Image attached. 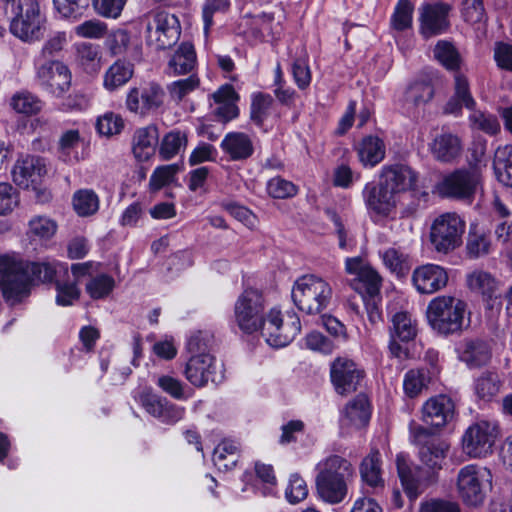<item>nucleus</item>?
I'll return each instance as SVG.
<instances>
[{"mask_svg": "<svg viewBox=\"0 0 512 512\" xmlns=\"http://www.w3.org/2000/svg\"><path fill=\"white\" fill-rule=\"evenodd\" d=\"M234 321L246 334L260 330L266 342L275 348L287 346L301 331V322L296 313L288 312L283 316L276 308L265 313V299L261 292L253 288L245 289L236 299Z\"/></svg>", "mask_w": 512, "mask_h": 512, "instance_id": "1", "label": "nucleus"}, {"mask_svg": "<svg viewBox=\"0 0 512 512\" xmlns=\"http://www.w3.org/2000/svg\"><path fill=\"white\" fill-rule=\"evenodd\" d=\"M417 181L418 173L408 165L383 166L379 181L366 183L361 192L370 218L373 220L395 218L402 195L415 189Z\"/></svg>", "mask_w": 512, "mask_h": 512, "instance_id": "2", "label": "nucleus"}, {"mask_svg": "<svg viewBox=\"0 0 512 512\" xmlns=\"http://www.w3.org/2000/svg\"><path fill=\"white\" fill-rule=\"evenodd\" d=\"M61 271L67 273V265L54 260L23 262L9 256H0L3 297L10 305L18 304L30 295L34 282H51Z\"/></svg>", "mask_w": 512, "mask_h": 512, "instance_id": "3", "label": "nucleus"}, {"mask_svg": "<svg viewBox=\"0 0 512 512\" xmlns=\"http://www.w3.org/2000/svg\"><path fill=\"white\" fill-rule=\"evenodd\" d=\"M316 491L321 500L329 504L341 503L348 493V480L354 474L349 460L339 455H329L315 466Z\"/></svg>", "mask_w": 512, "mask_h": 512, "instance_id": "4", "label": "nucleus"}, {"mask_svg": "<svg viewBox=\"0 0 512 512\" xmlns=\"http://www.w3.org/2000/svg\"><path fill=\"white\" fill-rule=\"evenodd\" d=\"M291 295L300 311L316 315L329 306L333 289L326 279L315 274H306L294 282Z\"/></svg>", "mask_w": 512, "mask_h": 512, "instance_id": "5", "label": "nucleus"}, {"mask_svg": "<svg viewBox=\"0 0 512 512\" xmlns=\"http://www.w3.org/2000/svg\"><path fill=\"white\" fill-rule=\"evenodd\" d=\"M456 491L459 499L469 507H480L493 489V473L479 464L461 467L456 476Z\"/></svg>", "mask_w": 512, "mask_h": 512, "instance_id": "6", "label": "nucleus"}, {"mask_svg": "<svg viewBox=\"0 0 512 512\" xmlns=\"http://www.w3.org/2000/svg\"><path fill=\"white\" fill-rule=\"evenodd\" d=\"M10 32L23 42L40 41L46 32L47 18L37 0H20L11 10Z\"/></svg>", "mask_w": 512, "mask_h": 512, "instance_id": "7", "label": "nucleus"}, {"mask_svg": "<svg viewBox=\"0 0 512 512\" xmlns=\"http://www.w3.org/2000/svg\"><path fill=\"white\" fill-rule=\"evenodd\" d=\"M467 305L452 296H438L427 306V320L441 334H452L462 330Z\"/></svg>", "mask_w": 512, "mask_h": 512, "instance_id": "8", "label": "nucleus"}, {"mask_svg": "<svg viewBox=\"0 0 512 512\" xmlns=\"http://www.w3.org/2000/svg\"><path fill=\"white\" fill-rule=\"evenodd\" d=\"M464 220L455 212L437 216L430 227V242L438 253L447 254L462 244Z\"/></svg>", "mask_w": 512, "mask_h": 512, "instance_id": "9", "label": "nucleus"}, {"mask_svg": "<svg viewBox=\"0 0 512 512\" xmlns=\"http://www.w3.org/2000/svg\"><path fill=\"white\" fill-rule=\"evenodd\" d=\"M481 189L482 176L478 169H456L444 175L436 185L440 196L465 201H472Z\"/></svg>", "mask_w": 512, "mask_h": 512, "instance_id": "10", "label": "nucleus"}, {"mask_svg": "<svg viewBox=\"0 0 512 512\" xmlns=\"http://www.w3.org/2000/svg\"><path fill=\"white\" fill-rule=\"evenodd\" d=\"M499 435L496 421L481 419L472 423L461 438L462 451L469 458H484L492 453Z\"/></svg>", "mask_w": 512, "mask_h": 512, "instance_id": "11", "label": "nucleus"}, {"mask_svg": "<svg viewBox=\"0 0 512 512\" xmlns=\"http://www.w3.org/2000/svg\"><path fill=\"white\" fill-rule=\"evenodd\" d=\"M412 433L414 441L419 445V460L424 468L431 471L427 481L433 483L436 474L443 468L450 445L445 440L430 435L427 428L420 425Z\"/></svg>", "mask_w": 512, "mask_h": 512, "instance_id": "12", "label": "nucleus"}, {"mask_svg": "<svg viewBox=\"0 0 512 512\" xmlns=\"http://www.w3.org/2000/svg\"><path fill=\"white\" fill-rule=\"evenodd\" d=\"M181 28L178 18L166 11L150 14L146 26L147 44L157 50L173 46L180 37Z\"/></svg>", "mask_w": 512, "mask_h": 512, "instance_id": "13", "label": "nucleus"}, {"mask_svg": "<svg viewBox=\"0 0 512 512\" xmlns=\"http://www.w3.org/2000/svg\"><path fill=\"white\" fill-rule=\"evenodd\" d=\"M164 100L163 88L155 82H148L130 88L126 95L125 105L131 113L147 116L160 109Z\"/></svg>", "mask_w": 512, "mask_h": 512, "instance_id": "14", "label": "nucleus"}, {"mask_svg": "<svg viewBox=\"0 0 512 512\" xmlns=\"http://www.w3.org/2000/svg\"><path fill=\"white\" fill-rule=\"evenodd\" d=\"M364 377V370L346 356L335 358L330 364V379L337 394L347 396L354 393Z\"/></svg>", "mask_w": 512, "mask_h": 512, "instance_id": "15", "label": "nucleus"}, {"mask_svg": "<svg viewBox=\"0 0 512 512\" xmlns=\"http://www.w3.org/2000/svg\"><path fill=\"white\" fill-rule=\"evenodd\" d=\"M71 79L69 68L58 60H47L36 70L39 86L55 97H60L68 91Z\"/></svg>", "mask_w": 512, "mask_h": 512, "instance_id": "16", "label": "nucleus"}, {"mask_svg": "<svg viewBox=\"0 0 512 512\" xmlns=\"http://www.w3.org/2000/svg\"><path fill=\"white\" fill-rule=\"evenodd\" d=\"M47 174V164L45 159L26 155L19 158L12 167V180L22 189H32L36 191L43 182Z\"/></svg>", "mask_w": 512, "mask_h": 512, "instance_id": "17", "label": "nucleus"}, {"mask_svg": "<svg viewBox=\"0 0 512 512\" xmlns=\"http://www.w3.org/2000/svg\"><path fill=\"white\" fill-rule=\"evenodd\" d=\"M452 5L444 2L425 3L419 8L420 32L425 38L445 33L450 27Z\"/></svg>", "mask_w": 512, "mask_h": 512, "instance_id": "18", "label": "nucleus"}, {"mask_svg": "<svg viewBox=\"0 0 512 512\" xmlns=\"http://www.w3.org/2000/svg\"><path fill=\"white\" fill-rule=\"evenodd\" d=\"M186 379L195 387H204L209 381L217 383L222 379L221 371L217 373L215 358L206 353L192 356L185 367Z\"/></svg>", "mask_w": 512, "mask_h": 512, "instance_id": "19", "label": "nucleus"}, {"mask_svg": "<svg viewBox=\"0 0 512 512\" xmlns=\"http://www.w3.org/2000/svg\"><path fill=\"white\" fill-rule=\"evenodd\" d=\"M447 270L437 264H424L417 267L412 274V283L420 294H433L447 286Z\"/></svg>", "mask_w": 512, "mask_h": 512, "instance_id": "20", "label": "nucleus"}, {"mask_svg": "<svg viewBox=\"0 0 512 512\" xmlns=\"http://www.w3.org/2000/svg\"><path fill=\"white\" fill-rule=\"evenodd\" d=\"M454 402L446 395L429 398L422 406L421 419L429 426L440 428L445 426L454 416Z\"/></svg>", "mask_w": 512, "mask_h": 512, "instance_id": "21", "label": "nucleus"}, {"mask_svg": "<svg viewBox=\"0 0 512 512\" xmlns=\"http://www.w3.org/2000/svg\"><path fill=\"white\" fill-rule=\"evenodd\" d=\"M463 150L460 137L451 132H441L429 143V151L433 158L441 163H452L458 159Z\"/></svg>", "mask_w": 512, "mask_h": 512, "instance_id": "22", "label": "nucleus"}, {"mask_svg": "<svg viewBox=\"0 0 512 512\" xmlns=\"http://www.w3.org/2000/svg\"><path fill=\"white\" fill-rule=\"evenodd\" d=\"M468 288L482 296L490 307L500 299V282L489 272L475 270L467 275Z\"/></svg>", "mask_w": 512, "mask_h": 512, "instance_id": "23", "label": "nucleus"}, {"mask_svg": "<svg viewBox=\"0 0 512 512\" xmlns=\"http://www.w3.org/2000/svg\"><path fill=\"white\" fill-rule=\"evenodd\" d=\"M458 358L470 368L480 367L489 362L491 349L487 342L468 338L460 341L456 346Z\"/></svg>", "mask_w": 512, "mask_h": 512, "instance_id": "24", "label": "nucleus"}, {"mask_svg": "<svg viewBox=\"0 0 512 512\" xmlns=\"http://www.w3.org/2000/svg\"><path fill=\"white\" fill-rule=\"evenodd\" d=\"M220 147L232 161L246 160L254 153V141L250 135L244 132L227 133L222 139Z\"/></svg>", "mask_w": 512, "mask_h": 512, "instance_id": "25", "label": "nucleus"}, {"mask_svg": "<svg viewBox=\"0 0 512 512\" xmlns=\"http://www.w3.org/2000/svg\"><path fill=\"white\" fill-rule=\"evenodd\" d=\"M462 106L471 110L475 108L476 102L470 92L467 78L462 73L456 71L454 74V95L447 102L445 112L458 114Z\"/></svg>", "mask_w": 512, "mask_h": 512, "instance_id": "26", "label": "nucleus"}, {"mask_svg": "<svg viewBox=\"0 0 512 512\" xmlns=\"http://www.w3.org/2000/svg\"><path fill=\"white\" fill-rule=\"evenodd\" d=\"M356 151L361 164L372 168L385 158L386 146L381 138L369 135L357 144Z\"/></svg>", "mask_w": 512, "mask_h": 512, "instance_id": "27", "label": "nucleus"}, {"mask_svg": "<svg viewBox=\"0 0 512 512\" xmlns=\"http://www.w3.org/2000/svg\"><path fill=\"white\" fill-rule=\"evenodd\" d=\"M359 472L362 481L369 487L377 490L384 487L382 477V457L378 450L372 449L371 452L362 460Z\"/></svg>", "mask_w": 512, "mask_h": 512, "instance_id": "28", "label": "nucleus"}, {"mask_svg": "<svg viewBox=\"0 0 512 512\" xmlns=\"http://www.w3.org/2000/svg\"><path fill=\"white\" fill-rule=\"evenodd\" d=\"M157 143L158 130L155 126L150 125L136 130L132 146L134 156L139 161L148 160L154 155Z\"/></svg>", "mask_w": 512, "mask_h": 512, "instance_id": "29", "label": "nucleus"}, {"mask_svg": "<svg viewBox=\"0 0 512 512\" xmlns=\"http://www.w3.org/2000/svg\"><path fill=\"white\" fill-rule=\"evenodd\" d=\"M196 65V53L194 46L185 42L182 43L171 56L167 73L170 76H177L191 72Z\"/></svg>", "mask_w": 512, "mask_h": 512, "instance_id": "30", "label": "nucleus"}, {"mask_svg": "<svg viewBox=\"0 0 512 512\" xmlns=\"http://www.w3.org/2000/svg\"><path fill=\"white\" fill-rule=\"evenodd\" d=\"M369 418L368 399L365 395L359 394L346 405L341 417V423L343 426L360 428L368 423Z\"/></svg>", "mask_w": 512, "mask_h": 512, "instance_id": "31", "label": "nucleus"}, {"mask_svg": "<svg viewBox=\"0 0 512 512\" xmlns=\"http://www.w3.org/2000/svg\"><path fill=\"white\" fill-rule=\"evenodd\" d=\"M134 68L129 62L118 60L114 62L104 73L103 87L113 92L124 86L133 76Z\"/></svg>", "mask_w": 512, "mask_h": 512, "instance_id": "32", "label": "nucleus"}, {"mask_svg": "<svg viewBox=\"0 0 512 512\" xmlns=\"http://www.w3.org/2000/svg\"><path fill=\"white\" fill-rule=\"evenodd\" d=\"M396 466L398 476L406 494L410 498H416L420 494L422 482L414 477L413 471L409 465L408 456L404 453L397 454Z\"/></svg>", "mask_w": 512, "mask_h": 512, "instance_id": "33", "label": "nucleus"}, {"mask_svg": "<svg viewBox=\"0 0 512 512\" xmlns=\"http://www.w3.org/2000/svg\"><path fill=\"white\" fill-rule=\"evenodd\" d=\"M493 167L498 181L505 186L512 187V145L496 149Z\"/></svg>", "mask_w": 512, "mask_h": 512, "instance_id": "34", "label": "nucleus"}, {"mask_svg": "<svg viewBox=\"0 0 512 512\" xmlns=\"http://www.w3.org/2000/svg\"><path fill=\"white\" fill-rule=\"evenodd\" d=\"M501 388L499 375L495 372L486 371L478 376L473 383V390L476 397L483 401H491L498 395Z\"/></svg>", "mask_w": 512, "mask_h": 512, "instance_id": "35", "label": "nucleus"}, {"mask_svg": "<svg viewBox=\"0 0 512 512\" xmlns=\"http://www.w3.org/2000/svg\"><path fill=\"white\" fill-rule=\"evenodd\" d=\"M431 381L430 372L425 368L410 369L403 378V390L409 398L419 396Z\"/></svg>", "mask_w": 512, "mask_h": 512, "instance_id": "36", "label": "nucleus"}, {"mask_svg": "<svg viewBox=\"0 0 512 512\" xmlns=\"http://www.w3.org/2000/svg\"><path fill=\"white\" fill-rule=\"evenodd\" d=\"M390 337L408 342L416 336V320L406 311L395 313L391 318Z\"/></svg>", "mask_w": 512, "mask_h": 512, "instance_id": "37", "label": "nucleus"}, {"mask_svg": "<svg viewBox=\"0 0 512 512\" xmlns=\"http://www.w3.org/2000/svg\"><path fill=\"white\" fill-rule=\"evenodd\" d=\"M76 62L86 73H97L101 68V55L98 47L91 43L76 45Z\"/></svg>", "mask_w": 512, "mask_h": 512, "instance_id": "38", "label": "nucleus"}, {"mask_svg": "<svg viewBox=\"0 0 512 512\" xmlns=\"http://www.w3.org/2000/svg\"><path fill=\"white\" fill-rule=\"evenodd\" d=\"M239 446L233 440L225 439L214 449L213 462L219 470L232 469L238 460Z\"/></svg>", "mask_w": 512, "mask_h": 512, "instance_id": "39", "label": "nucleus"}, {"mask_svg": "<svg viewBox=\"0 0 512 512\" xmlns=\"http://www.w3.org/2000/svg\"><path fill=\"white\" fill-rule=\"evenodd\" d=\"M187 142V133L185 131L172 130L163 137L159 147V155L163 160H169L183 152Z\"/></svg>", "mask_w": 512, "mask_h": 512, "instance_id": "40", "label": "nucleus"}, {"mask_svg": "<svg viewBox=\"0 0 512 512\" xmlns=\"http://www.w3.org/2000/svg\"><path fill=\"white\" fill-rule=\"evenodd\" d=\"M80 144L81 137L78 130L65 131L59 139V157L67 163L78 162Z\"/></svg>", "mask_w": 512, "mask_h": 512, "instance_id": "41", "label": "nucleus"}, {"mask_svg": "<svg viewBox=\"0 0 512 512\" xmlns=\"http://www.w3.org/2000/svg\"><path fill=\"white\" fill-rule=\"evenodd\" d=\"M469 125L473 130H478L494 136L500 132L501 126L497 117L491 113L471 109L468 116Z\"/></svg>", "mask_w": 512, "mask_h": 512, "instance_id": "42", "label": "nucleus"}, {"mask_svg": "<svg viewBox=\"0 0 512 512\" xmlns=\"http://www.w3.org/2000/svg\"><path fill=\"white\" fill-rule=\"evenodd\" d=\"M99 204V197L92 189H80L73 195V207L79 216L95 214Z\"/></svg>", "mask_w": 512, "mask_h": 512, "instance_id": "43", "label": "nucleus"}, {"mask_svg": "<svg viewBox=\"0 0 512 512\" xmlns=\"http://www.w3.org/2000/svg\"><path fill=\"white\" fill-rule=\"evenodd\" d=\"M434 95L433 87L428 82H414L410 84L404 94L405 104L418 107L429 102Z\"/></svg>", "mask_w": 512, "mask_h": 512, "instance_id": "44", "label": "nucleus"}, {"mask_svg": "<svg viewBox=\"0 0 512 512\" xmlns=\"http://www.w3.org/2000/svg\"><path fill=\"white\" fill-rule=\"evenodd\" d=\"M273 105V98L269 94L254 93L251 98L250 119L258 127H262L268 118Z\"/></svg>", "mask_w": 512, "mask_h": 512, "instance_id": "45", "label": "nucleus"}, {"mask_svg": "<svg viewBox=\"0 0 512 512\" xmlns=\"http://www.w3.org/2000/svg\"><path fill=\"white\" fill-rule=\"evenodd\" d=\"M156 385L166 394L176 400H187L192 397V391L178 378L171 375H160Z\"/></svg>", "mask_w": 512, "mask_h": 512, "instance_id": "46", "label": "nucleus"}, {"mask_svg": "<svg viewBox=\"0 0 512 512\" xmlns=\"http://www.w3.org/2000/svg\"><path fill=\"white\" fill-rule=\"evenodd\" d=\"M11 106L18 113L33 115L41 111L43 102L32 93L22 91L11 98Z\"/></svg>", "mask_w": 512, "mask_h": 512, "instance_id": "47", "label": "nucleus"}, {"mask_svg": "<svg viewBox=\"0 0 512 512\" xmlns=\"http://www.w3.org/2000/svg\"><path fill=\"white\" fill-rule=\"evenodd\" d=\"M384 265L397 275L404 274L409 269L408 255L396 248H388L380 252Z\"/></svg>", "mask_w": 512, "mask_h": 512, "instance_id": "48", "label": "nucleus"}, {"mask_svg": "<svg viewBox=\"0 0 512 512\" xmlns=\"http://www.w3.org/2000/svg\"><path fill=\"white\" fill-rule=\"evenodd\" d=\"M115 281L108 274H100L86 284V292L92 299H102L107 297L114 289Z\"/></svg>", "mask_w": 512, "mask_h": 512, "instance_id": "49", "label": "nucleus"}, {"mask_svg": "<svg viewBox=\"0 0 512 512\" xmlns=\"http://www.w3.org/2000/svg\"><path fill=\"white\" fill-rule=\"evenodd\" d=\"M434 57L449 70H456L459 67V54L450 42L438 41L434 48Z\"/></svg>", "mask_w": 512, "mask_h": 512, "instance_id": "50", "label": "nucleus"}, {"mask_svg": "<svg viewBox=\"0 0 512 512\" xmlns=\"http://www.w3.org/2000/svg\"><path fill=\"white\" fill-rule=\"evenodd\" d=\"M180 167L178 164H169L157 167L150 176L149 186L153 191L160 190L174 181Z\"/></svg>", "mask_w": 512, "mask_h": 512, "instance_id": "51", "label": "nucleus"}, {"mask_svg": "<svg viewBox=\"0 0 512 512\" xmlns=\"http://www.w3.org/2000/svg\"><path fill=\"white\" fill-rule=\"evenodd\" d=\"M57 13L65 19H79L88 6L87 0H53Z\"/></svg>", "mask_w": 512, "mask_h": 512, "instance_id": "52", "label": "nucleus"}, {"mask_svg": "<svg viewBox=\"0 0 512 512\" xmlns=\"http://www.w3.org/2000/svg\"><path fill=\"white\" fill-rule=\"evenodd\" d=\"M413 4L409 0H399L391 18L394 29L402 31L412 24Z\"/></svg>", "mask_w": 512, "mask_h": 512, "instance_id": "53", "label": "nucleus"}, {"mask_svg": "<svg viewBox=\"0 0 512 512\" xmlns=\"http://www.w3.org/2000/svg\"><path fill=\"white\" fill-rule=\"evenodd\" d=\"M19 203L18 191L8 182H0V216L11 214Z\"/></svg>", "mask_w": 512, "mask_h": 512, "instance_id": "54", "label": "nucleus"}, {"mask_svg": "<svg viewBox=\"0 0 512 512\" xmlns=\"http://www.w3.org/2000/svg\"><path fill=\"white\" fill-rule=\"evenodd\" d=\"M267 192L275 199H285L294 197L298 193V187L284 178L274 177L267 182Z\"/></svg>", "mask_w": 512, "mask_h": 512, "instance_id": "55", "label": "nucleus"}, {"mask_svg": "<svg viewBox=\"0 0 512 512\" xmlns=\"http://www.w3.org/2000/svg\"><path fill=\"white\" fill-rule=\"evenodd\" d=\"M124 128L122 117L113 112H107L100 116L96 122L97 131L104 136H113L119 134Z\"/></svg>", "mask_w": 512, "mask_h": 512, "instance_id": "56", "label": "nucleus"}, {"mask_svg": "<svg viewBox=\"0 0 512 512\" xmlns=\"http://www.w3.org/2000/svg\"><path fill=\"white\" fill-rule=\"evenodd\" d=\"M57 230V224L45 216H36L29 221V232L40 239L51 238Z\"/></svg>", "mask_w": 512, "mask_h": 512, "instance_id": "57", "label": "nucleus"}, {"mask_svg": "<svg viewBox=\"0 0 512 512\" xmlns=\"http://www.w3.org/2000/svg\"><path fill=\"white\" fill-rule=\"evenodd\" d=\"M490 240L484 233L470 232L467 239V253L472 258L484 256L490 251Z\"/></svg>", "mask_w": 512, "mask_h": 512, "instance_id": "58", "label": "nucleus"}, {"mask_svg": "<svg viewBox=\"0 0 512 512\" xmlns=\"http://www.w3.org/2000/svg\"><path fill=\"white\" fill-rule=\"evenodd\" d=\"M199 86V78L191 75L185 79L177 80L168 87L169 94L175 101H181L187 94Z\"/></svg>", "mask_w": 512, "mask_h": 512, "instance_id": "59", "label": "nucleus"}, {"mask_svg": "<svg viewBox=\"0 0 512 512\" xmlns=\"http://www.w3.org/2000/svg\"><path fill=\"white\" fill-rule=\"evenodd\" d=\"M285 495L286 499L292 504H296L304 500L308 495V488L304 479L298 474H292L290 476Z\"/></svg>", "mask_w": 512, "mask_h": 512, "instance_id": "60", "label": "nucleus"}, {"mask_svg": "<svg viewBox=\"0 0 512 512\" xmlns=\"http://www.w3.org/2000/svg\"><path fill=\"white\" fill-rule=\"evenodd\" d=\"M95 11L105 17L117 19L127 2V0H92Z\"/></svg>", "mask_w": 512, "mask_h": 512, "instance_id": "61", "label": "nucleus"}, {"mask_svg": "<svg viewBox=\"0 0 512 512\" xmlns=\"http://www.w3.org/2000/svg\"><path fill=\"white\" fill-rule=\"evenodd\" d=\"M306 348L322 354H331L335 346L333 342L320 332H311L304 338Z\"/></svg>", "mask_w": 512, "mask_h": 512, "instance_id": "62", "label": "nucleus"}, {"mask_svg": "<svg viewBox=\"0 0 512 512\" xmlns=\"http://www.w3.org/2000/svg\"><path fill=\"white\" fill-rule=\"evenodd\" d=\"M106 30V24L96 19L84 21L74 28V32L77 36L91 39L103 37Z\"/></svg>", "mask_w": 512, "mask_h": 512, "instance_id": "63", "label": "nucleus"}, {"mask_svg": "<svg viewBox=\"0 0 512 512\" xmlns=\"http://www.w3.org/2000/svg\"><path fill=\"white\" fill-rule=\"evenodd\" d=\"M140 402L149 414L156 418H160L168 400L165 397L154 394L151 391H144L140 395Z\"/></svg>", "mask_w": 512, "mask_h": 512, "instance_id": "64", "label": "nucleus"}]
</instances>
